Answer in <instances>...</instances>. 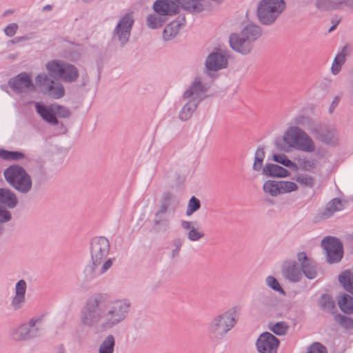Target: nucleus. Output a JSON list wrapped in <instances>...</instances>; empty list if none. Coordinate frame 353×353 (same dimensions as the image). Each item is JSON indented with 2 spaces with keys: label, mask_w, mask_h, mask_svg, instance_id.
I'll return each instance as SVG.
<instances>
[{
  "label": "nucleus",
  "mask_w": 353,
  "mask_h": 353,
  "mask_svg": "<svg viewBox=\"0 0 353 353\" xmlns=\"http://www.w3.org/2000/svg\"><path fill=\"white\" fill-rule=\"evenodd\" d=\"M130 303L124 299H109L97 294L90 297L82 307L79 323L97 333L112 330L128 316Z\"/></svg>",
  "instance_id": "obj_1"
},
{
  "label": "nucleus",
  "mask_w": 353,
  "mask_h": 353,
  "mask_svg": "<svg viewBox=\"0 0 353 353\" xmlns=\"http://www.w3.org/2000/svg\"><path fill=\"white\" fill-rule=\"evenodd\" d=\"M272 160L278 164L266 163L263 169V174L272 178H287L291 174L286 168L296 172L299 169L302 171L312 172L316 168L315 160L304 157L298 159V163L290 159L284 154H274Z\"/></svg>",
  "instance_id": "obj_2"
},
{
  "label": "nucleus",
  "mask_w": 353,
  "mask_h": 353,
  "mask_svg": "<svg viewBox=\"0 0 353 353\" xmlns=\"http://www.w3.org/2000/svg\"><path fill=\"white\" fill-rule=\"evenodd\" d=\"M277 148L283 152L296 150L305 153H315L316 147L312 138L302 128L290 125L276 141Z\"/></svg>",
  "instance_id": "obj_3"
},
{
  "label": "nucleus",
  "mask_w": 353,
  "mask_h": 353,
  "mask_svg": "<svg viewBox=\"0 0 353 353\" xmlns=\"http://www.w3.org/2000/svg\"><path fill=\"white\" fill-rule=\"evenodd\" d=\"M297 263L292 259L285 260L281 265L283 276L292 283L299 282L303 275L308 279H314L317 276V271L314 265H312L310 259L304 252L296 254Z\"/></svg>",
  "instance_id": "obj_4"
},
{
  "label": "nucleus",
  "mask_w": 353,
  "mask_h": 353,
  "mask_svg": "<svg viewBox=\"0 0 353 353\" xmlns=\"http://www.w3.org/2000/svg\"><path fill=\"white\" fill-rule=\"evenodd\" d=\"M262 35L261 28L255 24L245 26L239 32H233L229 37V44L235 52L241 55L250 54L256 41Z\"/></svg>",
  "instance_id": "obj_5"
},
{
  "label": "nucleus",
  "mask_w": 353,
  "mask_h": 353,
  "mask_svg": "<svg viewBox=\"0 0 353 353\" xmlns=\"http://www.w3.org/2000/svg\"><path fill=\"white\" fill-rule=\"evenodd\" d=\"M6 181L19 193L27 194L32 187L30 175L24 168L14 164L10 165L3 171Z\"/></svg>",
  "instance_id": "obj_6"
},
{
  "label": "nucleus",
  "mask_w": 353,
  "mask_h": 353,
  "mask_svg": "<svg viewBox=\"0 0 353 353\" xmlns=\"http://www.w3.org/2000/svg\"><path fill=\"white\" fill-rule=\"evenodd\" d=\"M237 309L232 307L214 316L208 325V332L217 339H222L236 323Z\"/></svg>",
  "instance_id": "obj_7"
},
{
  "label": "nucleus",
  "mask_w": 353,
  "mask_h": 353,
  "mask_svg": "<svg viewBox=\"0 0 353 353\" xmlns=\"http://www.w3.org/2000/svg\"><path fill=\"white\" fill-rule=\"evenodd\" d=\"M110 250V243L105 237H97L92 241L90 248L91 260L95 267H99L101 274L107 272L112 265L114 259H106Z\"/></svg>",
  "instance_id": "obj_8"
},
{
  "label": "nucleus",
  "mask_w": 353,
  "mask_h": 353,
  "mask_svg": "<svg viewBox=\"0 0 353 353\" xmlns=\"http://www.w3.org/2000/svg\"><path fill=\"white\" fill-rule=\"evenodd\" d=\"M285 9L284 0H260L256 6L259 21L265 26L273 24Z\"/></svg>",
  "instance_id": "obj_9"
},
{
  "label": "nucleus",
  "mask_w": 353,
  "mask_h": 353,
  "mask_svg": "<svg viewBox=\"0 0 353 353\" xmlns=\"http://www.w3.org/2000/svg\"><path fill=\"white\" fill-rule=\"evenodd\" d=\"M42 330L41 319H31L13 327L10 333V339L15 342H23L38 337Z\"/></svg>",
  "instance_id": "obj_10"
},
{
  "label": "nucleus",
  "mask_w": 353,
  "mask_h": 353,
  "mask_svg": "<svg viewBox=\"0 0 353 353\" xmlns=\"http://www.w3.org/2000/svg\"><path fill=\"white\" fill-rule=\"evenodd\" d=\"M47 72L57 76L64 82H74L79 78V70L74 65L65 61L53 59L45 65Z\"/></svg>",
  "instance_id": "obj_11"
},
{
  "label": "nucleus",
  "mask_w": 353,
  "mask_h": 353,
  "mask_svg": "<svg viewBox=\"0 0 353 353\" xmlns=\"http://www.w3.org/2000/svg\"><path fill=\"white\" fill-rule=\"evenodd\" d=\"M53 74L40 72L35 77V87L40 91L48 94L52 99H60L63 97L65 90L63 85L52 77Z\"/></svg>",
  "instance_id": "obj_12"
},
{
  "label": "nucleus",
  "mask_w": 353,
  "mask_h": 353,
  "mask_svg": "<svg viewBox=\"0 0 353 353\" xmlns=\"http://www.w3.org/2000/svg\"><path fill=\"white\" fill-rule=\"evenodd\" d=\"M294 179L279 181L281 195L297 192L299 190V185L311 188L316 184L314 176L310 174L297 173Z\"/></svg>",
  "instance_id": "obj_13"
},
{
  "label": "nucleus",
  "mask_w": 353,
  "mask_h": 353,
  "mask_svg": "<svg viewBox=\"0 0 353 353\" xmlns=\"http://www.w3.org/2000/svg\"><path fill=\"white\" fill-rule=\"evenodd\" d=\"M10 88L20 94H27L36 90L32 76L27 72H21L9 81Z\"/></svg>",
  "instance_id": "obj_14"
},
{
  "label": "nucleus",
  "mask_w": 353,
  "mask_h": 353,
  "mask_svg": "<svg viewBox=\"0 0 353 353\" xmlns=\"http://www.w3.org/2000/svg\"><path fill=\"white\" fill-rule=\"evenodd\" d=\"M208 88V85L204 83L202 78L196 77L184 92L183 98L187 102H193L198 104Z\"/></svg>",
  "instance_id": "obj_15"
},
{
  "label": "nucleus",
  "mask_w": 353,
  "mask_h": 353,
  "mask_svg": "<svg viewBox=\"0 0 353 353\" xmlns=\"http://www.w3.org/2000/svg\"><path fill=\"white\" fill-rule=\"evenodd\" d=\"M228 57L225 52L222 50H214L207 57L205 62V68L208 74L224 69L228 66Z\"/></svg>",
  "instance_id": "obj_16"
},
{
  "label": "nucleus",
  "mask_w": 353,
  "mask_h": 353,
  "mask_svg": "<svg viewBox=\"0 0 353 353\" xmlns=\"http://www.w3.org/2000/svg\"><path fill=\"white\" fill-rule=\"evenodd\" d=\"M329 263H338L343 257V247L341 242L334 237H327L322 241Z\"/></svg>",
  "instance_id": "obj_17"
},
{
  "label": "nucleus",
  "mask_w": 353,
  "mask_h": 353,
  "mask_svg": "<svg viewBox=\"0 0 353 353\" xmlns=\"http://www.w3.org/2000/svg\"><path fill=\"white\" fill-rule=\"evenodd\" d=\"M133 23L134 19L131 14L124 15L119 21L114 35L122 45L128 41Z\"/></svg>",
  "instance_id": "obj_18"
},
{
  "label": "nucleus",
  "mask_w": 353,
  "mask_h": 353,
  "mask_svg": "<svg viewBox=\"0 0 353 353\" xmlns=\"http://www.w3.org/2000/svg\"><path fill=\"white\" fill-rule=\"evenodd\" d=\"M279 341L270 332L261 334L256 342L259 353H276Z\"/></svg>",
  "instance_id": "obj_19"
},
{
  "label": "nucleus",
  "mask_w": 353,
  "mask_h": 353,
  "mask_svg": "<svg viewBox=\"0 0 353 353\" xmlns=\"http://www.w3.org/2000/svg\"><path fill=\"white\" fill-rule=\"evenodd\" d=\"M180 0H156L152 5L154 12L165 17L172 16L179 11Z\"/></svg>",
  "instance_id": "obj_20"
},
{
  "label": "nucleus",
  "mask_w": 353,
  "mask_h": 353,
  "mask_svg": "<svg viewBox=\"0 0 353 353\" xmlns=\"http://www.w3.org/2000/svg\"><path fill=\"white\" fill-rule=\"evenodd\" d=\"M27 288V283L23 279L18 281L15 284L14 294L10 301V306L13 310H19L25 304Z\"/></svg>",
  "instance_id": "obj_21"
},
{
  "label": "nucleus",
  "mask_w": 353,
  "mask_h": 353,
  "mask_svg": "<svg viewBox=\"0 0 353 353\" xmlns=\"http://www.w3.org/2000/svg\"><path fill=\"white\" fill-rule=\"evenodd\" d=\"M344 206V202L341 199L339 198H334L327 202L325 206L319 210L316 218L319 220L329 219L336 212L343 210Z\"/></svg>",
  "instance_id": "obj_22"
},
{
  "label": "nucleus",
  "mask_w": 353,
  "mask_h": 353,
  "mask_svg": "<svg viewBox=\"0 0 353 353\" xmlns=\"http://www.w3.org/2000/svg\"><path fill=\"white\" fill-rule=\"evenodd\" d=\"M19 201L16 194L8 188H0V205L8 209H13L18 205Z\"/></svg>",
  "instance_id": "obj_23"
},
{
  "label": "nucleus",
  "mask_w": 353,
  "mask_h": 353,
  "mask_svg": "<svg viewBox=\"0 0 353 353\" xmlns=\"http://www.w3.org/2000/svg\"><path fill=\"white\" fill-rule=\"evenodd\" d=\"M35 108L37 112L44 121L52 125L58 123L57 117L54 116L53 104L45 106L38 103L35 105Z\"/></svg>",
  "instance_id": "obj_24"
},
{
  "label": "nucleus",
  "mask_w": 353,
  "mask_h": 353,
  "mask_svg": "<svg viewBox=\"0 0 353 353\" xmlns=\"http://www.w3.org/2000/svg\"><path fill=\"white\" fill-rule=\"evenodd\" d=\"M309 130L313 134L316 135L317 139L325 144L334 145L336 142L334 134L332 132L326 131L319 133V126L316 125H312L309 127Z\"/></svg>",
  "instance_id": "obj_25"
},
{
  "label": "nucleus",
  "mask_w": 353,
  "mask_h": 353,
  "mask_svg": "<svg viewBox=\"0 0 353 353\" xmlns=\"http://www.w3.org/2000/svg\"><path fill=\"white\" fill-rule=\"evenodd\" d=\"M205 0H180L179 8L192 12H200L204 9Z\"/></svg>",
  "instance_id": "obj_26"
},
{
  "label": "nucleus",
  "mask_w": 353,
  "mask_h": 353,
  "mask_svg": "<svg viewBox=\"0 0 353 353\" xmlns=\"http://www.w3.org/2000/svg\"><path fill=\"white\" fill-rule=\"evenodd\" d=\"M167 21L165 17L154 12L147 15L145 22L150 29H158L163 26Z\"/></svg>",
  "instance_id": "obj_27"
},
{
  "label": "nucleus",
  "mask_w": 353,
  "mask_h": 353,
  "mask_svg": "<svg viewBox=\"0 0 353 353\" xmlns=\"http://www.w3.org/2000/svg\"><path fill=\"white\" fill-rule=\"evenodd\" d=\"M263 190L265 194L272 197L281 195L279 181L268 179L263 184Z\"/></svg>",
  "instance_id": "obj_28"
},
{
  "label": "nucleus",
  "mask_w": 353,
  "mask_h": 353,
  "mask_svg": "<svg viewBox=\"0 0 353 353\" xmlns=\"http://www.w3.org/2000/svg\"><path fill=\"white\" fill-rule=\"evenodd\" d=\"M265 153L263 148H258L254 154L252 164V169L254 172H259L261 171L263 173V162L265 159Z\"/></svg>",
  "instance_id": "obj_29"
},
{
  "label": "nucleus",
  "mask_w": 353,
  "mask_h": 353,
  "mask_svg": "<svg viewBox=\"0 0 353 353\" xmlns=\"http://www.w3.org/2000/svg\"><path fill=\"white\" fill-rule=\"evenodd\" d=\"M181 23L179 21H173L168 23L163 32V37L165 41L174 38L179 33L181 28Z\"/></svg>",
  "instance_id": "obj_30"
},
{
  "label": "nucleus",
  "mask_w": 353,
  "mask_h": 353,
  "mask_svg": "<svg viewBox=\"0 0 353 353\" xmlns=\"http://www.w3.org/2000/svg\"><path fill=\"white\" fill-rule=\"evenodd\" d=\"M339 281L346 291L353 294V273L345 270L339 276Z\"/></svg>",
  "instance_id": "obj_31"
},
{
  "label": "nucleus",
  "mask_w": 353,
  "mask_h": 353,
  "mask_svg": "<svg viewBox=\"0 0 353 353\" xmlns=\"http://www.w3.org/2000/svg\"><path fill=\"white\" fill-rule=\"evenodd\" d=\"M338 305L342 312L346 314H353V297L350 295H343L338 299Z\"/></svg>",
  "instance_id": "obj_32"
},
{
  "label": "nucleus",
  "mask_w": 353,
  "mask_h": 353,
  "mask_svg": "<svg viewBox=\"0 0 353 353\" xmlns=\"http://www.w3.org/2000/svg\"><path fill=\"white\" fill-rule=\"evenodd\" d=\"M115 338L112 334L107 335L99 347V353H113Z\"/></svg>",
  "instance_id": "obj_33"
},
{
  "label": "nucleus",
  "mask_w": 353,
  "mask_h": 353,
  "mask_svg": "<svg viewBox=\"0 0 353 353\" xmlns=\"http://www.w3.org/2000/svg\"><path fill=\"white\" fill-rule=\"evenodd\" d=\"M345 57L346 53L344 50L336 55L331 65V72L333 75H336L339 73L342 65L345 62Z\"/></svg>",
  "instance_id": "obj_34"
},
{
  "label": "nucleus",
  "mask_w": 353,
  "mask_h": 353,
  "mask_svg": "<svg viewBox=\"0 0 353 353\" xmlns=\"http://www.w3.org/2000/svg\"><path fill=\"white\" fill-rule=\"evenodd\" d=\"M197 106V103L193 102H187L182 108L179 113V118L182 121H187L192 115Z\"/></svg>",
  "instance_id": "obj_35"
},
{
  "label": "nucleus",
  "mask_w": 353,
  "mask_h": 353,
  "mask_svg": "<svg viewBox=\"0 0 353 353\" xmlns=\"http://www.w3.org/2000/svg\"><path fill=\"white\" fill-rule=\"evenodd\" d=\"M25 157L23 152L0 150V158L8 161H19Z\"/></svg>",
  "instance_id": "obj_36"
},
{
  "label": "nucleus",
  "mask_w": 353,
  "mask_h": 353,
  "mask_svg": "<svg viewBox=\"0 0 353 353\" xmlns=\"http://www.w3.org/2000/svg\"><path fill=\"white\" fill-rule=\"evenodd\" d=\"M319 304L323 310L331 312L335 308L334 301L329 295L324 294L319 300Z\"/></svg>",
  "instance_id": "obj_37"
},
{
  "label": "nucleus",
  "mask_w": 353,
  "mask_h": 353,
  "mask_svg": "<svg viewBox=\"0 0 353 353\" xmlns=\"http://www.w3.org/2000/svg\"><path fill=\"white\" fill-rule=\"evenodd\" d=\"M334 321L345 330L353 329V319L344 316L340 314L334 316Z\"/></svg>",
  "instance_id": "obj_38"
},
{
  "label": "nucleus",
  "mask_w": 353,
  "mask_h": 353,
  "mask_svg": "<svg viewBox=\"0 0 353 353\" xmlns=\"http://www.w3.org/2000/svg\"><path fill=\"white\" fill-rule=\"evenodd\" d=\"M176 203L177 201L174 197L172 195H167L165 201L161 208L160 212L165 213L173 212Z\"/></svg>",
  "instance_id": "obj_39"
},
{
  "label": "nucleus",
  "mask_w": 353,
  "mask_h": 353,
  "mask_svg": "<svg viewBox=\"0 0 353 353\" xmlns=\"http://www.w3.org/2000/svg\"><path fill=\"white\" fill-rule=\"evenodd\" d=\"M200 208V201L198 199L192 196L188 204L186 214L188 216L192 215L194 212L197 211Z\"/></svg>",
  "instance_id": "obj_40"
},
{
  "label": "nucleus",
  "mask_w": 353,
  "mask_h": 353,
  "mask_svg": "<svg viewBox=\"0 0 353 353\" xmlns=\"http://www.w3.org/2000/svg\"><path fill=\"white\" fill-rule=\"evenodd\" d=\"M53 105L55 117L57 116L61 118H68L70 117V112L67 108L58 104H53Z\"/></svg>",
  "instance_id": "obj_41"
},
{
  "label": "nucleus",
  "mask_w": 353,
  "mask_h": 353,
  "mask_svg": "<svg viewBox=\"0 0 353 353\" xmlns=\"http://www.w3.org/2000/svg\"><path fill=\"white\" fill-rule=\"evenodd\" d=\"M204 236V233L197 228H192L188 232V239L191 241H196Z\"/></svg>",
  "instance_id": "obj_42"
},
{
  "label": "nucleus",
  "mask_w": 353,
  "mask_h": 353,
  "mask_svg": "<svg viewBox=\"0 0 353 353\" xmlns=\"http://www.w3.org/2000/svg\"><path fill=\"white\" fill-rule=\"evenodd\" d=\"M271 330L277 335H285L288 331V325L284 322H279L271 327Z\"/></svg>",
  "instance_id": "obj_43"
},
{
  "label": "nucleus",
  "mask_w": 353,
  "mask_h": 353,
  "mask_svg": "<svg viewBox=\"0 0 353 353\" xmlns=\"http://www.w3.org/2000/svg\"><path fill=\"white\" fill-rule=\"evenodd\" d=\"M305 353H327V350L321 343H314L307 348Z\"/></svg>",
  "instance_id": "obj_44"
},
{
  "label": "nucleus",
  "mask_w": 353,
  "mask_h": 353,
  "mask_svg": "<svg viewBox=\"0 0 353 353\" xmlns=\"http://www.w3.org/2000/svg\"><path fill=\"white\" fill-rule=\"evenodd\" d=\"M265 282H266L267 285L269 286L272 290L277 291V292H283V290L281 288L277 280L274 276H268L266 278Z\"/></svg>",
  "instance_id": "obj_45"
},
{
  "label": "nucleus",
  "mask_w": 353,
  "mask_h": 353,
  "mask_svg": "<svg viewBox=\"0 0 353 353\" xmlns=\"http://www.w3.org/2000/svg\"><path fill=\"white\" fill-rule=\"evenodd\" d=\"M18 25L16 23H12L8 24L4 29V32L8 37H13L17 30H18Z\"/></svg>",
  "instance_id": "obj_46"
},
{
  "label": "nucleus",
  "mask_w": 353,
  "mask_h": 353,
  "mask_svg": "<svg viewBox=\"0 0 353 353\" xmlns=\"http://www.w3.org/2000/svg\"><path fill=\"white\" fill-rule=\"evenodd\" d=\"M11 219V212L6 209L0 208V223L8 222Z\"/></svg>",
  "instance_id": "obj_47"
},
{
  "label": "nucleus",
  "mask_w": 353,
  "mask_h": 353,
  "mask_svg": "<svg viewBox=\"0 0 353 353\" xmlns=\"http://www.w3.org/2000/svg\"><path fill=\"white\" fill-rule=\"evenodd\" d=\"M181 225L183 228L188 230V231L192 228H194L192 222L190 221H183L181 223Z\"/></svg>",
  "instance_id": "obj_48"
},
{
  "label": "nucleus",
  "mask_w": 353,
  "mask_h": 353,
  "mask_svg": "<svg viewBox=\"0 0 353 353\" xmlns=\"http://www.w3.org/2000/svg\"><path fill=\"white\" fill-rule=\"evenodd\" d=\"M25 39L24 37H17L14 39H12L10 41V43H12V44H15V43H17L20 41H22Z\"/></svg>",
  "instance_id": "obj_49"
},
{
  "label": "nucleus",
  "mask_w": 353,
  "mask_h": 353,
  "mask_svg": "<svg viewBox=\"0 0 353 353\" xmlns=\"http://www.w3.org/2000/svg\"><path fill=\"white\" fill-rule=\"evenodd\" d=\"M93 271H94V269L92 267H88L85 270L84 273L85 275L91 276L93 273Z\"/></svg>",
  "instance_id": "obj_50"
},
{
  "label": "nucleus",
  "mask_w": 353,
  "mask_h": 353,
  "mask_svg": "<svg viewBox=\"0 0 353 353\" xmlns=\"http://www.w3.org/2000/svg\"><path fill=\"white\" fill-rule=\"evenodd\" d=\"M180 247H181L180 245H177L176 246L175 249L172 250V257H174L175 256H176L179 254Z\"/></svg>",
  "instance_id": "obj_51"
},
{
  "label": "nucleus",
  "mask_w": 353,
  "mask_h": 353,
  "mask_svg": "<svg viewBox=\"0 0 353 353\" xmlns=\"http://www.w3.org/2000/svg\"><path fill=\"white\" fill-rule=\"evenodd\" d=\"M339 99L340 98L339 97H336L332 102V106H333L334 108L336 106L339 101Z\"/></svg>",
  "instance_id": "obj_52"
},
{
  "label": "nucleus",
  "mask_w": 353,
  "mask_h": 353,
  "mask_svg": "<svg viewBox=\"0 0 353 353\" xmlns=\"http://www.w3.org/2000/svg\"><path fill=\"white\" fill-rule=\"evenodd\" d=\"M54 353H66V352L64 348L59 347Z\"/></svg>",
  "instance_id": "obj_53"
},
{
  "label": "nucleus",
  "mask_w": 353,
  "mask_h": 353,
  "mask_svg": "<svg viewBox=\"0 0 353 353\" xmlns=\"http://www.w3.org/2000/svg\"><path fill=\"white\" fill-rule=\"evenodd\" d=\"M351 97H352V99L353 100V85H352V88L351 90Z\"/></svg>",
  "instance_id": "obj_54"
},
{
  "label": "nucleus",
  "mask_w": 353,
  "mask_h": 353,
  "mask_svg": "<svg viewBox=\"0 0 353 353\" xmlns=\"http://www.w3.org/2000/svg\"><path fill=\"white\" fill-rule=\"evenodd\" d=\"M50 6H46V7L43 8V9H50Z\"/></svg>",
  "instance_id": "obj_55"
},
{
  "label": "nucleus",
  "mask_w": 353,
  "mask_h": 353,
  "mask_svg": "<svg viewBox=\"0 0 353 353\" xmlns=\"http://www.w3.org/2000/svg\"><path fill=\"white\" fill-rule=\"evenodd\" d=\"M1 232H2V228H1V226L0 225V234L1 233Z\"/></svg>",
  "instance_id": "obj_56"
}]
</instances>
